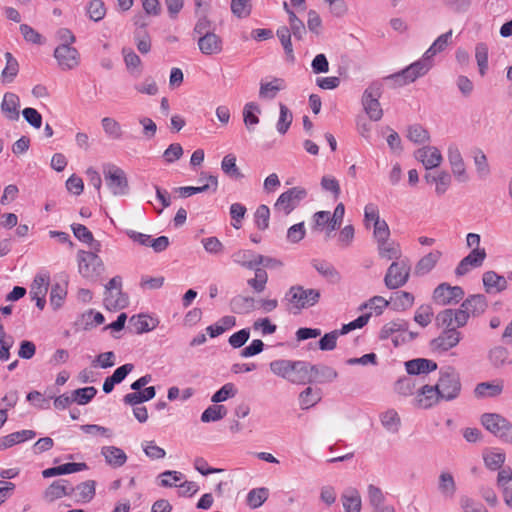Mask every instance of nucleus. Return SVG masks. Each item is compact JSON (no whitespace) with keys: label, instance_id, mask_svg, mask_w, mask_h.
I'll return each mask as SVG.
<instances>
[{"label":"nucleus","instance_id":"864d4df0","mask_svg":"<svg viewBox=\"0 0 512 512\" xmlns=\"http://www.w3.org/2000/svg\"><path fill=\"white\" fill-rule=\"evenodd\" d=\"M474 164L480 178H486L490 174V167L485 153L481 149L473 152Z\"/></svg>","mask_w":512,"mask_h":512},{"label":"nucleus","instance_id":"412c9836","mask_svg":"<svg viewBox=\"0 0 512 512\" xmlns=\"http://www.w3.org/2000/svg\"><path fill=\"white\" fill-rule=\"evenodd\" d=\"M309 382H332L338 377L337 371L326 365H310L308 363Z\"/></svg>","mask_w":512,"mask_h":512},{"label":"nucleus","instance_id":"5fc2aeb1","mask_svg":"<svg viewBox=\"0 0 512 512\" xmlns=\"http://www.w3.org/2000/svg\"><path fill=\"white\" fill-rule=\"evenodd\" d=\"M475 59L481 76L486 74L488 69V46L485 43H478L475 47Z\"/></svg>","mask_w":512,"mask_h":512},{"label":"nucleus","instance_id":"f3484780","mask_svg":"<svg viewBox=\"0 0 512 512\" xmlns=\"http://www.w3.org/2000/svg\"><path fill=\"white\" fill-rule=\"evenodd\" d=\"M415 158L422 162L426 169H433L438 167L442 160L440 150L434 146H424L415 152Z\"/></svg>","mask_w":512,"mask_h":512},{"label":"nucleus","instance_id":"f8f14e48","mask_svg":"<svg viewBox=\"0 0 512 512\" xmlns=\"http://www.w3.org/2000/svg\"><path fill=\"white\" fill-rule=\"evenodd\" d=\"M464 297V290L460 286H451L448 283L439 284L433 291V300L439 305L458 303Z\"/></svg>","mask_w":512,"mask_h":512},{"label":"nucleus","instance_id":"c9c22d12","mask_svg":"<svg viewBox=\"0 0 512 512\" xmlns=\"http://www.w3.org/2000/svg\"><path fill=\"white\" fill-rule=\"evenodd\" d=\"M312 266L331 283L340 282L341 275L332 264L324 260H313Z\"/></svg>","mask_w":512,"mask_h":512},{"label":"nucleus","instance_id":"f03ea898","mask_svg":"<svg viewBox=\"0 0 512 512\" xmlns=\"http://www.w3.org/2000/svg\"><path fill=\"white\" fill-rule=\"evenodd\" d=\"M481 424L497 438L506 443H512V423L498 413H484L480 418Z\"/></svg>","mask_w":512,"mask_h":512},{"label":"nucleus","instance_id":"0e129e2a","mask_svg":"<svg viewBox=\"0 0 512 512\" xmlns=\"http://www.w3.org/2000/svg\"><path fill=\"white\" fill-rule=\"evenodd\" d=\"M4 56L6 59V66L2 71V77L4 79H8V81H12L18 74L19 64L10 52H6Z\"/></svg>","mask_w":512,"mask_h":512},{"label":"nucleus","instance_id":"49530a36","mask_svg":"<svg viewBox=\"0 0 512 512\" xmlns=\"http://www.w3.org/2000/svg\"><path fill=\"white\" fill-rule=\"evenodd\" d=\"M503 386L501 384H494L490 382H482L477 384L474 393L476 397L486 398L495 397L501 394Z\"/></svg>","mask_w":512,"mask_h":512},{"label":"nucleus","instance_id":"7c9ffc66","mask_svg":"<svg viewBox=\"0 0 512 512\" xmlns=\"http://www.w3.org/2000/svg\"><path fill=\"white\" fill-rule=\"evenodd\" d=\"M87 468H88L87 464L84 462H82V463H74V462L65 463L60 466L45 469L42 472V475L44 478H49V477H53V476H57V475H64V474H70V473L83 471V470H86Z\"/></svg>","mask_w":512,"mask_h":512},{"label":"nucleus","instance_id":"ea45409f","mask_svg":"<svg viewBox=\"0 0 512 512\" xmlns=\"http://www.w3.org/2000/svg\"><path fill=\"white\" fill-rule=\"evenodd\" d=\"M284 88V80L274 78L271 82L260 84L259 96L263 99H273L276 97L277 93Z\"/></svg>","mask_w":512,"mask_h":512},{"label":"nucleus","instance_id":"13d9d810","mask_svg":"<svg viewBox=\"0 0 512 512\" xmlns=\"http://www.w3.org/2000/svg\"><path fill=\"white\" fill-rule=\"evenodd\" d=\"M408 322L405 320H395L385 324L380 331L381 339H388L393 333L398 331H407Z\"/></svg>","mask_w":512,"mask_h":512},{"label":"nucleus","instance_id":"c03bdc74","mask_svg":"<svg viewBox=\"0 0 512 512\" xmlns=\"http://www.w3.org/2000/svg\"><path fill=\"white\" fill-rule=\"evenodd\" d=\"M368 501L373 508V512H380L381 508H384L383 503L385 501V495L382 490L373 485L369 484L367 487Z\"/></svg>","mask_w":512,"mask_h":512},{"label":"nucleus","instance_id":"a211bd4d","mask_svg":"<svg viewBox=\"0 0 512 512\" xmlns=\"http://www.w3.org/2000/svg\"><path fill=\"white\" fill-rule=\"evenodd\" d=\"M20 98L12 92H6L3 96L0 108L1 112L9 121H17L20 117Z\"/></svg>","mask_w":512,"mask_h":512},{"label":"nucleus","instance_id":"4c0bfd02","mask_svg":"<svg viewBox=\"0 0 512 512\" xmlns=\"http://www.w3.org/2000/svg\"><path fill=\"white\" fill-rule=\"evenodd\" d=\"M122 54L128 72L135 77L140 76L142 73V62L140 57L129 48H123Z\"/></svg>","mask_w":512,"mask_h":512},{"label":"nucleus","instance_id":"e433bc0d","mask_svg":"<svg viewBox=\"0 0 512 512\" xmlns=\"http://www.w3.org/2000/svg\"><path fill=\"white\" fill-rule=\"evenodd\" d=\"M231 310L237 314H247L254 310L255 300L250 296L237 295L230 301Z\"/></svg>","mask_w":512,"mask_h":512},{"label":"nucleus","instance_id":"f257e3e1","mask_svg":"<svg viewBox=\"0 0 512 512\" xmlns=\"http://www.w3.org/2000/svg\"><path fill=\"white\" fill-rule=\"evenodd\" d=\"M442 400L452 401L461 393L462 385L460 374L453 367H446L440 371V377L435 385Z\"/></svg>","mask_w":512,"mask_h":512},{"label":"nucleus","instance_id":"5701e85b","mask_svg":"<svg viewBox=\"0 0 512 512\" xmlns=\"http://www.w3.org/2000/svg\"><path fill=\"white\" fill-rule=\"evenodd\" d=\"M442 253L438 250H434L419 259L414 267V275L422 277L431 272L438 261L440 260Z\"/></svg>","mask_w":512,"mask_h":512},{"label":"nucleus","instance_id":"58836bf2","mask_svg":"<svg viewBox=\"0 0 512 512\" xmlns=\"http://www.w3.org/2000/svg\"><path fill=\"white\" fill-rule=\"evenodd\" d=\"M258 255L252 250H238L232 254V260L244 268L252 269L257 266Z\"/></svg>","mask_w":512,"mask_h":512},{"label":"nucleus","instance_id":"774afa93","mask_svg":"<svg viewBox=\"0 0 512 512\" xmlns=\"http://www.w3.org/2000/svg\"><path fill=\"white\" fill-rule=\"evenodd\" d=\"M268 498V489L267 488H257L252 489L247 496V502L250 507L258 508L260 507Z\"/></svg>","mask_w":512,"mask_h":512},{"label":"nucleus","instance_id":"72a5a7b5","mask_svg":"<svg viewBox=\"0 0 512 512\" xmlns=\"http://www.w3.org/2000/svg\"><path fill=\"white\" fill-rule=\"evenodd\" d=\"M158 320L153 319L147 315L140 314L130 318V325L133 327L135 333L142 334L155 329L158 325Z\"/></svg>","mask_w":512,"mask_h":512},{"label":"nucleus","instance_id":"dca6fc26","mask_svg":"<svg viewBox=\"0 0 512 512\" xmlns=\"http://www.w3.org/2000/svg\"><path fill=\"white\" fill-rule=\"evenodd\" d=\"M447 157L455 178L460 182H466L468 175L466 173L464 160L457 145H449Z\"/></svg>","mask_w":512,"mask_h":512},{"label":"nucleus","instance_id":"f704fd0d","mask_svg":"<svg viewBox=\"0 0 512 512\" xmlns=\"http://www.w3.org/2000/svg\"><path fill=\"white\" fill-rule=\"evenodd\" d=\"M74 236L83 243H87L90 245L92 250L99 252L101 249V244L99 241H96L93 237V234L87 229L86 226L82 224H72L71 225Z\"/></svg>","mask_w":512,"mask_h":512},{"label":"nucleus","instance_id":"4be33fe9","mask_svg":"<svg viewBox=\"0 0 512 512\" xmlns=\"http://www.w3.org/2000/svg\"><path fill=\"white\" fill-rule=\"evenodd\" d=\"M440 400H442V397L435 385H424L417 394L416 405L419 408L428 409L437 404Z\"/></svg>","mask_w":512,"mask_h":512},{"label":"nucleus","instance_id":"9b49d317","mask_svg":"<svg viewBox=\"0 0 512 512\" xmlns=\"http://www.w3.org/2000/svg\"><path fill=\"white\" fill-rule=\"evenodd\" d=\"M307 191L302 187H293L283 192L274 204V209L283 211L285 215H289L299 204L306 198Z\"/></svg>","mask_w":512,"mask_h":512},{"label":"nucleus","instance_id":"09e8293b","mask_svg":"<svg viewBox=\"0 0 512 512\" xmlns=\"http://www.w3.org/2000/svg\"><path fill=\"white\" fill-rule=\"evenodd\" d=\"M414 303V296L406 291L396 292L392 298V306L396 311H405L412 307Z\"/></svg>","mask_w":512,"mask_h":512},{"label":"nucleus","instance_id":"b1692460","mask_svg":"<svg viewBox=\"0 0 512 512\" xmlns=\"http://www.w3.org/2000/svg\"><path fill=\"white\" fill-rule=\"evenodd\" d=\"M198 47L205 55H215L222 51V39L215 33L202 35L198 39Z\"/></svg>","mask_w":512,"mask_h":512},{"label":"nucleus","instance_id":"3c124183","mask_svg":"<svg viewBox=\"0 0 512 512\" xmlns=\"http://www.w3.org/2000/svg\"><path fill=\"white\" fill-rule=\"evenodd\" d=\"M221 168L231 178L241 179L243 177V174L236 165V157L233 154H228L223 158Z\"/></svg>","mask_w":512,"mask_h":512},{"label":"nucleus","instance_id":"473e14b6","mask_svg":"<svg viewBox=\"0 0 512 512\" xmlns=\"http://www.w3.org/2000/svg\"><path fill=\"white\" fill-rule=\"evenodd\" d=\"M483 285L487 293L492 292L494 289L496 292H500L506 289L507 281L503 276L498 275L494 271H487L483 274Z\"/></svg>","mask_w":512,"mask_h":512},{"label":"nucleus","instance_id":"de8ad7c7","mask_svg":"<svg viewBox=\"0 0 512 512\" xmlns=\"http://www.w3.org/2000/svg\"><path fill=\"white\" fill-rule=\"evenodd\" d=\"M96 483L94 480H87L74 487L77 491L78 501L87 503L90 502L95 496Z\"/></svg>","mask_w":512,"mask_h":512},{"label":"nucleus","instance_id":"6ab92c4d","mask_svg":"<svg viewBox=\"0 0 512 512\" xmlns=\"http://www.w3.org/2000/svg\"><path fill=\"white\" fill-rule=\"evenodd\" d=\"M49 277L45 275H37L31 285L30 296L36 301V306L42 310L45 307V296L48 291Z\"/></svg>","mask_w":512,"mask_h":512},{"label":"nucleus","instance_id":"a18cd8bd","mask_svg":"<svg viewBox=\"0 0 512 512\" xmlns=\"http://www.w3.org/2000/svg\"><path fill=\"white\" fill-rule=\"evenodd\" d=\"M381 423L387 431L397 433L401 426V419L398 413L391 409L381 414Z\"/></svg>","mask_w":512,"mask_h":512},{"label":"nucleus","instance_id":"423d86ee","mask_svg":"<svg viewBox=\"0 0 512 512\" xmlns=\"http://www.w3.org/2000/svg\"><path fill=\"white\" fill-rule=\"evenodd\" d=\"M104 306L112 311L125 308L129 301L127 295L122 292V278L115 276L105 285Z\"/></svg>","mask_w":512,"mask_h":512},{"label":"nucleus","instance_id":"ddd939ff","mask_svg":"<svg viewBox=\"0 0 512 512\" xmlns=\"http://www.w3.org/2000/svg\"><path fill=\"white\" fill-rule=\"evenodd\" d=\"M462 339V334L456 329H445L442 333L430 341V348L434 352H446L457 346Z\"/></svg>","mask_w":512,"mask_h":512},{"label":"nucleus","instance_id":"20e7f679","mask_svg":"<svg viewBox=\"0 0 512 512\" xmlns=\"http://www.w3.org/2000/svg\"><path fill=\"white\" fill-rule=\"evenodd\" d=\"M103 175L107 188L114 196H124L129 192V184L124 170L114 164L103 166Z\"/></svg>","mask_w":512,"mask_h":512},{"label":"nucleus","instance_id":"6e6552de","mask_svg":"<svg viewBox=\"0 0 512 512\" xmlns=\"http://www.w3.org/2000/svg\"><path fill=\"white\" fill-rule=\"evenodd\" d=\"M411 266L407 259L396 260L388 267L384 283L388 289H397L404 286L410 275Z\"/></svg>","mask_w":512,"mask_h":512},{"label":"nucleus","instance_id":"9d476101","mask_svg":"<svg viewBox=\"0 0 512 512\" xmlns=\"http://www.w3.org/2000/svg\"><path fill=\"white\" fill-rule=\"evenodd\" d=\"M468 322V312L463 309H445L436 315L435 323L439 328L456 329Z\"/></svg>","mask_w":512,"mask_h":512},{"label":"nucleus","instance_id":"c85d7f7f","mask_svg":"<svg viewBox=\"0 0 512 512\" xmlns=\"http://www.w3.org/2000/svg\"><path fill=\"white\" fill-rule=\"evenodd\" d=\"M377 250L381 258L398 260L401 257V249L398 243L389 238L377 240Z\"/></svg>","mask_w":512,"mask_h":512},{"label":"nucleus","instance_id":"603ef678","mask_svg":"<svg viewBox=\"0 0 512 512\" xmlns=\"http://www.w3.org/2000/svg\"><path fill=\"white\" fill-rule=\"evenodd\" d=\"M293 361L287 359H278L270 362L269 367L273 374L283 379H286L290 376L289 372L292 368Z\"/></svg>","mask_w":512,"mask_h":512},{"label":"nucleus","instance_id":"0eeeda50","mask_svg":"<svg viewBox=\"0 0 512 512\" xmlns=\"http://www.w3.org/2000/svg\"><path fill=\"white\" fill-rule=\"evenodd\" d=\"M97 253L95 250L78 252V271L84 278L95 280L103 272V262Z\"/></svg>","mask_w":512,"mask_h":512},{"label":"nucleus","instance_id":"6e6d98bb","mask_svg":"<svg viewBox=\"0 0 512 512\" xmlns=\"http://www.w3.org/2000/svg\"><path fill=\"white\" fill-rule=\"evenodd\" d=\"M104 132L112 139H120L122 137V128L118 121L111 117H104L101 120Z\"/></svg>","mask_w":512,"mask_h":512},{"label":"nucleus","instance_id":"4d7b16f0","mask_svg":"<svg viewBox=\"0 0 512 512\" xmlns=\"http://www.w3.org/2000/svg\"><path fill=\"white\" fill-rule=\"evenodd\" d=\"M279 109H280V115H279V119H278L276 127H277V131L280 134L284 135V134H286V132L288 131V129L292 123L293 115H292L291 111L288 109V107L282 103H280Z\"/></svg>","mask_w":512,"mask_h":512},{"label":"nucleus","instance_id":"bf43d9fd","mask_svg":"<svg viewBox=\"0 0 512 512\" xmlns=\"http://www.w3.org/2000/svg\"><path fill=\"white\" fill-rule=\"evenodd\" d=\"M320 399L319 393L315 392L311 387H307L299 395V403L303 410L316 405Z\"/></svg>","mask_w":512,"mask_h":512},{"label":"nucleus","instance_id":"69168bd1","mask_svg":"<svg viewBox=\"0 0 512 512\" xmlns=\"http://www.w3.org/2000/svg\"><path fill=\"white\" fill-rule=\"evenodd\" d=\"M484 462L490 470H498L505 462V454L503 452L489 451L484 454Z\"/></svg>","mask_w":512,"mask_h":512},{"label":"nucleus","instance_id":"c756f323","mask_svg":"<svg viewBox=\"0 0 512 512\" xmlns=\"http://www.w3.org/2000/svg\"><path fill=\"white\" fill-rule=\"evenodd\" d=\"M101 454L104 456L106 463L114 468L123 466L127 461L126 453L116 446L102 447Z\"/></svg>","mask_w":512,"mask_h":512},{"label":"nucleus","instance_id":"1a4fd4ad","mask_svg":"<svg viewBox=\"0 0 512 512\" xmlns=\"http://www.w3.org/2000/svg\"><path fill=\"white\" fill-rule=\"evenodd\" d=\"M381 94L382 87L378 82L370 84L363 93L362 104L366 114L372 121H379L383 116V110L379 102Z\"/></svg>","mask_w":512,"mask_h":512},{"label":"nucleus","instance_id":"393cba45","mask_svg":"<svg viewBox=\"0 0 512 512\" xmlns=\"http://www.w3.org/2000/svg\"><path fill=\"white\" fill-rule=\"evenodd\" d=\"M487 306L486 297L482 294H475L464 300L460 309L467 311L468 316L470 314L473 316H479L485 312Z\"/></svg>","mask_w":512,"mask_h":512},{"label":"nucleus","instance_id":"7ed1b4c3","mask_svg":"<svg viewBox=\"0 0 512 512\" xmlns=\"http://www.w3.org/2000/svg\"><path fill=\"white\" fill-rule=\"evenodd\" d=\"M320 291L317 289H305L303 286H291L286 292L284 300L298 310L312 307L319 302Z\"/></svg>","mask_w":512,"mask_h":512},{"label":"nucleus","instance_id":"a19ab883","mask_svg":"<svg viewBox=\"0 0 512 512\" xmlns=\"http://www.w3.org/2000/svg\"><path fill=\"white\" fill-rule=\"evenodd\" d=\"M260 107L255 102H249L244 106L243 109V121L248 131H254V125L259 123V117L256 113H260Z\"/></svg>","mask_w":512,"mask_h":512},{"label":"nucleus","instance_id":"39448f33","mask_svg":"<svg viewBox=\"0 0 512 512\" xmlns=\"http://www.w3.org/2000/svg\"><path fill=\"white\" fill-rule=\"evenodd\" d=\"M432 67V62L416 61L400 72L385 77L386 81H393L395 86H404L424 76Z\"/></svg>","mask_w":512,"mask_h":512},{"label":"nucleus","instance_id":"bb28decb","mask_svg":"<svg viewBox=\"0 0 512 512\" xmlns=\"http://www.w3.org/2000/svg\"><path fill=\"white\" fill-rule=\"evenodd\" d=\"M405 367L408 374L419 375L435 371L437 363L429 359L417 358L407 361Z\"/></svg>","mask_w":512,"mask_h":512},{"label":"nucleus","instance_id":"4468645a","mask_svg":"<svg viewBox=\"0 0 512 512\" xmlns=\"http://www.w3.org/2000/svg\"><path fill=\"white\" fill-rule=\"evenodd\" d=\"M54 57L62 70H72L80 63L78 50L69 45H58L54 50Z\"/></svg>","mask_w":512,"mask_h":512},{"label":"nucleus","instance_id":"052dcab7","mask_svg":"<svg viewBox=\"0 0 512 512\" xmlns=\"http://www.w3.org/2000/svg\"><path fill=\"white\" fill-rule=\"evenodd\" d=\"M89 18L95 22L102 20L106 15L105 4L102 0H91L87 6Z\"/></svg>","mask_w":512,"mask_h":512},{"label":"nucleus","instance_id":"2f4dec72","mask_svg":"<svg viewBox=\"0 0 512 512\" xmlns=\"http://www.w3.org/2000/svg\"><path fill=\"white\" fill-rule=\"evenodd\" d=\"M288 381L294 384H306L309 382L308 362L293 361L289 372Z\"/></svg>","mask_w":512,"mask_h":512},{"label":"nucleus","instance_id":"8fccbe9b","mask_svg":"<svg viewBox=\"0 0 512 512\" xmlns=\"http://www.w3.org/2000/svg\"><path fill=\"white\" fill-rule=\"evenodd\" d=\"M407 138L416 144H422L430 140V135L422 125L413 124L408 127Z\"/></svg>","mask_w":512,"mask_h":512},{"label":"nucleus","instance_id":"79ce46f5","mask_svg":"<svg viewBox=\"0 0 512 512\" xmlns=\"http://www.w3.org/2000/svg\"><path fill=\"white\" fill-rule=\"evenodd\" d=\"M438 490L445 497L451 498L454 496L456 492V484L451 473L442 472L439 475Z\"/></svg>","mask_w":512,"mask_h":512},{"label":"nucleus","instance_id":"338daca9","mask_svg":"<svg viewBox=\"0 0 512 512\" xmlns=\"http://www.w3.org/2000/svg\"><path fill=\"white\" fill-rule=\"evenodd\" d=\"M433 318V309L430 305H421L417 308L414 321L419 324L421 327L428 326Z\"/></svg>","mask_w":512,"mask_h":512},{"label":"nucleus","instance_id":"e2e57ef3","mask_svg":"<svg viewBox=\"0 0 512 512\" xmlns=\"http://www.w3.org/2000/svg\"><path fill=\"white\" fill-rule=\"evenodd\" d=\"M290 31L298 40H302L306 34V28L302 20H300L292 10H288Z\"/></svg>","mask_w":512,"mask_h":512},{"label":"nucleus","instance_id":"cd10ccee","mask_svg":"<svg viewBox=\"0 0 512 512\" xmlns=\"http://www.w3.org/2000/svg\"><path fill=\"white\" fill-rule=\"evenodd\" d=\"M36 436L33 430H21L0 438V451L6 450L18 443L31 440Z\"/></svg>","mask_w":512,"mask_h":512},{"label":"nucleus","instance_id":"aec40b11","mask_svg":"<svg viewBox=\"0 0 512 512\" xmlns=\"http://www.w3.org/2000/svg\"><path fill=\"white\" fill-rule=\"evenodd\" d=\"M75 492L73 486L65 479L54 481L44 492V498L48 502H53L63 496H70Z\"/></svg>","mask_w":512,"mask_h":512},{"label":"nucleus","instance_id":"37998d69","mask_svg":"<svg viewBox=\"0 0 512 512\" xmlns=\"http://www.w3.org/2000/svg\"><path fill=\"white\" fill-rule=\"evenodd\" d=\"M276 35L279 38V40L283 46V49L287 56V59L289 61L293 62L295 59V56H294L293 46H292V42H291L290 29L286 26H282V27L278 28Z\"/></svg>","mask_w":512,"mask_h":512},{"label":"nucleus","instance_id":"680f3d73","mask_svg":"<svg viewBox=\"0 0 512 512\" xmlns=\"http://www.w3.org/2000/svg\"><path fill=\"white\" fill-rule=\"evenodd\" d=\"M97 394V390L93 386L79 388L73 391V399L79 405L89 403Z\"/></svg>","mask_w":512,"mask_h":512},{"label":"nucleus","instance_id":"a878e982","mask_svg":"<svg viewBox=\"0 0 512 512\" xmlns=\"http://www.w3.org/2000/svg\"><path fill=\"white\" fill-rule=\"evenodd\" d=\"M342 505L345 512H360L362 500L359 491L356 488L348 487L341 495Z\"/></svg>","mask_w":512,"mask_h":512},{"label":"nucleus","instance_id":"2eb2a0df","mask_svg":"<svg viewBox=\"0 0 512 512\" xmlns=\"http://www.w3.org/2000/svg\"><path fill=\"white\" fill-rule=\"evenodd\" d=\"M487 254L485 249H472V251L465 256L457 265L455 274L457 276H463L467 274L470 269L482 266Z\"/></svg>","mask_w":512,"mask_h":512}]
</instances>
